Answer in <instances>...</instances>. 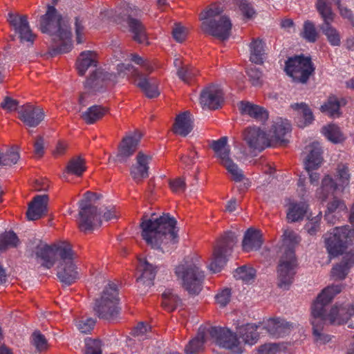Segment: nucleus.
<instances>
[{"label":"nucleus","mask_w":354,"mask_h":354,"mask_svg":"<svg viewBox=\"0 0 354 354\" xmlns=\"http://www.w3.org/2000/svg\"><path fill=\"white\" fill-rule=\"evenodd\" d=\"M154 215L153 214L149 218L145 214L142 218L140 224L141 236L152 249L167 252L170 250V244L178 242L177 221L169 214L163 213L155 218L153 217Z\"/></svg>","instance_id":"obj_1"},{"label":"nucleus","mask_w":354,"mask_h":354,"mask_svg":"<svg viewBox=\"0 0 354 354\" xmlns=\"http://www.w3.org/2000/svg\"><path fill=\"white\" fill-rule=\"evenodd\" d=\"M74 255L72 245L66 241L46 244V268L50 269L56 264V276L64 286H69L80 279Z\"/></svg>","instance_id":"obj_2"},{"label":"nucleus","mask_w":354,"mask_h":354,"mask_svg":"<svg viewBox=\"0 0 354 354\" xmlns=\"http://www.w3.org/2000/svg\"><path fill=\"white\" fill-rule=\"evenodd\" d=\"M59 1L51 0L46 11V44L51 57L68 53L72 48V33L68 21L55 8Z\"/></svg>","instance_id":"obj_3"},{"label":"nucleus","mask_w":354,"mask_h":354,"mask_svg":"<svg viewBox=\"0 0 354 354\" xmlns=\"http://www.w3.org/2000/svg\"><path fill=\"white\" fill-rule=\"evenodd\" d=\"M300 241L301 238L294 231L284 230L277 268V286L281 289L288 290L293 282L297 267L295 248Z\"/></svg>","instance_id":"obj_4"},{"label":"nucleus","mask_w":354,"mask_h":354,"mask_svg":"<svg viewBox=\"0 0 354 354\" xmlns=\"http://www.w3.org/2000/svg\"><path fill=\"white\" fill-rule=\"evenodd\" d=\"M342 290V284L327 286L318 295L312 306L311 324L315 340L317 342L326 344L330 340V335L322 333L323 325L326 322V307Z\"/></svg>","instance_id":"obj_5"},{"label":"nucleus","mask_w":354,"mask_h":354,"mask_svg":"<svg viewBox=\"0 0 354 354\" xmlns=\"http://www.w3.org/2000/svg\"><path fill=\"white\" fill-rule=\"evenodd\" d=\"M223 12L218 6L203 11L200 15L201 28L205 34L226 40L230 35L232 23L227 16L221 15Z\"/></svg>","instance_id":"obj_6"},{"label":"nucleus","mask_w":354,"mask_h":354,"mask_svg":"<svg viewBox=\"0 0 354 354\" xmlns=\"http://www.w3.org/2000/svg\"><path fill=\"white\" fill-rule=\"evenodd\" d=\"M175 274L183 288L189 295H196L202 290L205 279L201 268L191 259H184L175 268Z\"/></svg>","instance_id":"obj_7"},{"label":"nucleus","mask_w":354,"mask_h":354,"mask_svg":"<svg viewBox=\"0 0 354 354\" xmlns=\"http://www.w3.org/2000/svg\"><path fill=\"white\" fill-rule=\"evenodd\" d=\"M119 297L116 285L109 283L104 288L100 297L95 299L93 310L100 319H115L120 311L118 306Z\"/></svg>","instance_id":"obj_8"},{"label":"nucleus","mask_w":354,"mask_h":354,"mask_svg":"<svg viewBox=\"0 0 354 354\" xmlns=\"http://www.w3.org/2000/svg\"><path fill=\"white\" fill-rule=\"evenodd\" d=\"M237 242V237L234 232H225L217 241L214 247L212 262L209 268L212 272H220L226 265L228 256L230 255L234 245Z\"/></svg>","instance_id":"obj_9"},{"label":"nucleus","mask_w":354,"mask_h":354,"mask_svg":"<svg viewBox=\"0 0 354 354\" xmlns=\"http://www.w3.org/2000/svg\"><path fill=\"white\" fill-rule=\"evenodd\" d=\"M285 71L297 82L305 84L315 71V67L310 57L304 55L288 58L286 62Z\"/></svg>","instance_id":"obj_10"},{"label":"nucleus","mask_w":354,"mask_h":354,"mask_svg":"<svg viewBox=\"0 0 354 354\" xmlns=\"http://www.w3.org/2000/svg\"><path fill=\"white\" fill-rule=\"evenodd\" d=\"M353 238H354V230L350 229L349 226L335 227L325 241L329 254L337 257L342 254Z\"/></svg>","instance_id":"obj_11"},{"label":"nucleus","mask_w":354,"mask_h":354,"mask_svg":"<svg viewBox=\"0 0 354 354\" xmlns=\"http://www.w3.org/2000/svg\"><path fill=\"white\" fill-rule=\"evenodd\" d=\"M207 333L214 342L220 347L228 349L236 354H241L243 349L236 333L229 328L220 326H208Z\"/></svg>","instance_id":"obj_12"},{"label":"nucleus","mask_w":354,"mask_h":354,"mask_svg":"<svg viewBox=\"0 0 354 354\" xmlns=\"http://www.w3.org/2000/svg\"><path fill=\"white\" fill-rule=\"evenodd\" d=\"M102 211L97 206H79L78 227L82 232H88L94 230L102 225L101 214Z\"/></svg>","instance_id":"obj_13"},{"label":"nucleus","mask_w":354,"mask_h":354,"mask_svg":"<svg viewBox=\"0 0 354 354\" xmlns=\"http://www.w3.org/2000/svg\"><path fill=\"white\" fill-rule=\"evenodd\" d=\"M141 138L142 133L138 131H135L123 138L118 146L117 155L113 158V161L120 164L127 162L136 152Z\"/></svg>","instance_id":"obj_14"},{"label":"nucleus","mask_w":354,"mask_h":354,"mask_svg":"<svg viewBox=\"0 0 354 354\" xmlns=\"http://www.w3.org/2000/svg\"><path fill=\"white\" fill-rule=\"evenodd\" d=\"M243 140L250 150L262 151L270 146V140L266 133L257 127H250L243 132Z\"/></svg>","instance_id":"obj_15"},{"label":"nucleus","mask_w":354,"mask_h":354,"mask_svg":"<svg viewBox=\"0 0 354 354\" xmlns=\"http://www.w3.org/2000/svg\"><path fill=\"white\" fill-rule=\"evenodd\" d=\"M117 81L115 73H110L102 68L95 69L84 82L86 90L95 93L101 91L107 84L111 82L115 84Z\"/></svg>","instance_id":"obj_16"},{"label":"nucleus","mask_w":354,"mask_h":354,"mask_svg":"<svg viewBox=\"0 0 354 354\" xmlns=\"http://www.w3.org/2000/svg\"><path fill=\"white\" fill-rule=\"evenodd\" d=\"M354 316V306L351 302L335 304L330 309L328 314L326 313V321H328L333 325H342Z\"/></svg>","instance_id":"obj_17"},{"label":"nucleus","mask_w":354,"mask_h":354,"mask_svg":"<svg viewBox=\"0 0 354 354\" xmlns=\"http://www.w3.org/2000/svg\"><path fill=\"white\" fill-rule=\"evenodd\" d=\"M223 92L220 86L212 84L204 88L200 95V103L203 108L217 109L224 101Z\"/></svg>","instance_id":"obj_18"},{"label":"nucleus","mask_w":354,"mask_h":354,"mask_svg":"<svg viewBox=\"0 0 354 354\" xmlns=\"http://www.w3.org/2000/svg\"><path fill=\"white\" fill-rule=\"evenodd\" d=\"M142 268V274L137 279L138 288L141 294H145L148 288L153 285V280L158 272V266L146 259H138Z\"/></svg>","instance_id":"obj_19"},{"label":"nucleus","mask_w":354,"mask_h":354,"mask_svg":"<svg viewBox=\"0 0 354 354\" xmlns=\"http://www.w3.org/2000/svg\"><path fill=\"white\" fill-rule=\"evenodd\" d=\"M19 119L28 127H36L44 119L42 108L26 104L18 109Z\"/></svg>","instance_id":"obj_20"},{"label":"nucleus","mask_w":354,"mask_h":354,"mask_svg":"<svg viewBox=\"0 0 354 354\" xmlns=\"http://www.w3.org/2000/svg\"><path fill=\"white\" fill-rule=\"evenodd\" d=\"M130 11L127 10V17L126 19L129 31L133 34V39L139 44H148L146 29L145 26L138 19L135 18L140 14V11L135 9L133 11L131 8Z\"/></svg>","instance_id":"obj_21"},{"label":"nucleus","mask_w":354,"mask_h":354,"mask_svg":"<svg viewBox=\"0 0 354 354\" xmlns=\"http://www.w3.org/2000/svg\"><path fill=\"white\" fill-rule=\"evenodd\" d=\"M152 156L147 155L142 151H139L136 157V162L130 168V175L137 182H140L149 176V164Z\"/></svg>","instance_id":"obj_22"},{"label":"nucleus","mask_w":354,"mask_h":354,"mask_svg":"<svg viewBox=\"0 0 354 354\" xmlns=\"http://www.w3.org/2000/svg\"><path fill=\"white\" fill-rule=\"evenodd\" d=\"M295 326L296 324L295 323L276 318L269 319L266 328L272 336L280 337L289 334Z\"/></svg>","instance_id":"obj_23"},{"label":"nucleus","mask_w":354,"mask_h":354,"mask_svg":"<svg viewBox=\"0 0 354 354\" xmlns=\"http://www.w3.org/2000/svg\"><path fill=\"white\" fill-rule=\"evenodd\" d=\"M263 243L261 232L254 228H249L244 234L242 241V248L245 252L258 250Z\"/></svg>","instance_id":"obj_24"},{"label":"nucleus","mask_w":354,"mask_h":354,"mask_svg":"<svg viewBox=\"0 0 354 354\" xmlns=\"http://www.w3.org/2000/svg\"><path fill=\"white\" fill-rule=\"evenodd\" d=\"M10 23L14 26L16 32L19 34L21 41H33L34 37L30 29L26 16H12Z\"/></svg>","instance_id":"obj_25"},{"label":"nucleus","mask_w":354,"mask_h":354,"mask_svg":"<svg viewBox=\"0 0 354 354\" xmlns=\"http://www.w3.org/2000/svg\"><path fill=\"white\" fill-rule=\"evenodd\" d=\"M308 151L305 160V169L308 171L317 169L322 164L323 158L322 151L319 142H315L306 147Z\"/></svg>","instance_id":"obj_26"},{"label":"nucleus","mask_w":354,"mask_h":354,"mask_svg":"<svg viewBox=\"0 0 354 354\" xmlns=\"http://www.w3.org/2000/svg\"><path fill=\"white\" fill-rule=\"evenodd\" d=\"M192 129L193 122L189 111H185L176 115L172 128L174 133L186 137Z\"/></svg>","instance_id":"obj_27"},{"label":"nucleus","mask_w":354,"mask_h":354,"mask_svg":"<svg viewBox=\"0 0 354 354\" xmlns=\"http://www.w3.org/2000/svg\"><path fill=\"white\" fill-rule=\"evenodd\" d=\"M239 109L242 114L248 115L261 122H264L268 118V112L266 109L249 102L241 101L239 103Z\"/></svg>","instance_id":"obj_28"},{"label":"nucleus","mask_w":354,"mask_h":354,"mask_svg":"<svg viewBox=\"0 0 354 354\" xmlns=\"http://www.w3.org/2000/svg\"><path fill=\"white\" fill-rule=\"evenodd\" d=\"M133 73L136 77V79L134 80L136 85L145 93L147 97L153 98L159 95L160 93L155 83L151 82L149 79L137 69H134Z\"/></svg>","instance_id":"obj_29"},{"label":"nucleus","mask_w":354,"mask_h":354,"mask_svg":"<svg viewBox=\"0 0 354 354\" xmlns=\"http://www.w3.org/2000/svg\"><path fill=\"white\" fill-rule=\"evenodd\" d=\"M207 328L200 327L196 336L191 339L185 348V354H197L203 350L204 344L207 340Z\"/></svg>","instance_id":"obj_30"},{"label":"nucleus","mask_w":354,"mask_h":354,"mask_svg":"<svg viewBox=\"0 0 354 354\" xmlns=\"http://www.w3.org/2000/svg\"><path fill=\"white\" fill-rule=\"evenodd\" d=\"M26 251L30 258L44 266V242L41 238L34 237L31 239Z\"/></svg>","instance_id":"obj_31"},{"label":"nucleus","mask_w":354,"mask_h":354,"mask_svg":"<svg viewBox=\"0 0 354 354\" xmlns=\"http://www.w3.org/2000/svg\"><path fill=\"white\" fill-rule=\"evenodd\" d=\"M44 214V194L35 196L29 203L26 218L29 221L40 218Z\"/></svg>","instance_id":"obj_32"},{"label":"nucleus","mask_w":354,"mask_h":354,"mask_svg":"<svg viewBox=\"0 0 354 354\" xmlns=\"http://www.w3.org/2000/svg\"><path fill=\"white\" fill-rule=\"evenodd\" d=\"M96 53L94 51L87 50L82 52L76 62L78 74L83 76L89 67L96 66Z\"/></svg>","instance_id":"obj_33"},{"label":"nucleus","mask_w":354,"mask_h":354,"mask_svg":"<svg viewBox=\"0 0 354 354\" xmlns=\"http://www.w3.org/2000/svg\"><path fill=\"white\" fill-rule=\"evenodd\" d=\"M257 326L254 324H247L239 326L236 333L239 337L243 339L245 344L253 345L257 343L259 334L257 332Z\"/></svg>","instance_id":"obj_34"},{"label":"nucleus","mask_w":354,"mask_h":354,"mask_svg":"<svg viewBox=\"0 0 354 354\" xmlns=\"http://www.w3.org/2000/svg\"><path fill=\"white\" fill-rule=\"evenodd\" d=\"M221 165L231 175L234 181L236 183L243 182V186L245 189L250 186V182L248 179L245 178L243 171L234 162L231 158L221 163Z\"/></svg>","instance_id":"obj_35"},{"label":"nucleus","mask_w":354,"mask_h":354,"mask_svg":"<svg viewBox=\"0 0 354 354\" xmlns=\"http://www.w3.org/2000/svg\"><path fill=\"white\" fill-rule=\"evenodd\" d=\"M250 60L254 64H261L265 55V44L259 38L252 39L250 45Z\"/></svg>","instance_id":"obj_36"},{"label":"nucleus","mask_w":354,"mask_h":354,"mask_svg":"<svg viewBox=\"0 0 354 354\" xmlns=\"http://www.w3.org/2000/svg\"><path fill=\"white\" fill-rule=\"evenodd\" d=\"M210 147L221 160V164L230 158V149L227 145V137L223 136L217 140H212Z\"/></svg>","instance_id":"obj_37"},{"label":"nucleus","mask_w":354,"mask_h":354,"mask_svg":"<svg viewBox=\"0 0 354 354\" xmlns=\"http://www.w3.org/2000/svg\"><path fill=\"white\" fill-rule=\"evenodd\" d=\"M290 130V124L288 121L279 119L273 123L270 132L272 134V136L274 138L275 141L284 144L286 142L284 136Z\"/></svg>","instance_id":"obj_38"},{"label":"nucleus","mask_w":354,"mask_h":354,"mask_svg":"<svg viewBox=\"0 0 354 354\" xmlns=\"http://www.w3.org/2000/svg\"><path fill=\"white\" fill-rule=\"evenodd\" d=\"M308 205L305 203H292L289 205L286 218L288 222L293 223L302 220L307 212Z\"/></svg>","instance_id":"obj_39"},{"label":"nucleus","mask_w":354,"mask_h":354,"mask_svg":"<svg viewBox=\"0 0 354 354\" xmlns=\"http://www.w3.org/2000/svg\"><path fill=\"white\" fill-rule=\"evenodd\" d=\"M86 169V161L81 156H75L70 159L66 167L67 173L77 176H82Z\"/></svg>","instance_id":"obj_40"},{"label":"nucleus","mask_w":354,"mask_h":354,"mask_svg":"<svg viewBox=\"0 0 354 354\" xmlns=\"http://www.w3.org/2000/svg\"><path fill=\"white\" fill-rule=\"evenodd\" d=\"M291 108L297 112L304 120L299 126L301 128L310 124L314 120V116L308 105L304 102L295 103L290 105Z\"/></svg>","instance_id":"obj_41"},{"label":"nucleus","mask_w":354,"mask_h":354,"mask_svg":"<svg viewBox=\"0 0 354 354\" xmlns=\"http://www.w3.org/2000/svg\"><path fill=\"white\" fill-rule=\"evenodd\" d=\"M106 110L101 106L94 105L89 107L82 114V118L86 124H91L101 119L105 114Z\"/></svg>","instance_id":"obj_42"},{"label":"nucleus","mask_w":354,"mask_h":354,"mask_svg":"<svg viewBox=\"0 0 354 354\" xmlns=\"http://www.w3.org/2000/svg\"><path fill=\"white\" fill-rule=\"evenodd\" d=\"M316 8L323 19V23L321 25L329 24L334 21L335 14L329 3L324 0H317Z\"/></svg>","instance_id":"obj_43"},{"label":"nucleus","mask_w":354,"mask_h":354,"mask_svg":"<svg viewBox=\"0 0 354 354\" xmlns=\"http://www.w3.org/2000/svg\"><path fill=\"white\" fill-rule=\"evenodd\" d=\"M340 102L338 99L334 96H330L327 101L321 106L320 110L322 113L328 115L330 117H339Z\"/></svg>","instance_id":"obj_44"},{"label":"nucleus","mask_w":354,"mask_h":354,"mask_svg":"<svg viewBox=\"0 0 354 354\" xmlns=\"http://www.w3.org/2000/svg\"><path fill=\"white\" fill-rule=\"evenodd\" d=\"M162 307L168 311H173L178 306L183 304L182 299L170 290H167L162 293Z\"/></svg>","instance_id":"obj_45"},{"label":"nucleus","mask_w":354,"mask_h":354,"mask_svg":"<svg viewBox=\"0 0 354 354\" xmlns=\"http://www.w3.org/2000/svg\"><path fill=\"white\" fill-rule=\"evenodd\" d=\"M322 132L328 140L333 143H339L344 140V136L339 127L334 124L323 127Z\"/></svg>","instance_id":"obj_46"},{"label":"nucleus","mask_w":354,"mask_h":354,"mask_svg":"<svg viewBox=\"0 0 354 354\" xmlns=\"http://www.w3.org/2000/svg\"><path fill=\"white\" fill-rule=\"evenodd\" d=\"M19 243V239L13 231L0 234V250H5L8 248H16Z\"/></svg>","instance_id":"obj_47"},{"label":"nucleus","mask_w":354,"mask_h":354,"mask_svg":"<svg viewBox=\"0 0 354 354\" xmlns=\"http://www.w3.org/2000/svg\"><path fill=\"white\" fill-rule=\"evenodd\" d=\"M346 209V206L344 203L337 198H334L332 201L327 204V209L325 212V219L328 223H333V214L345 211Z\"/></svg>","instance_id":"obj_48"},{"label":"nucleus","mask_w":354,"mask_h":354,"mask_svg":"<svg viewBox=\"0 0 354 354\" xmlns=\"http://www.w3.org/2000/svg\"><path fill=\"white\" fill-rule=\"evenodd\" d=\"M320 30L326 36L328 42L334 46L340 45V36L337 30L331 26V24L320 25Z\"/></svg>","instance_id":"obj_49"},{"label":"nucleus","mask_w":354,"mask_h":354,"mask_svg":"<svg viewBox=\"0 0 354 354\" xmlns=\"http://www.w3.org/2000/svg\"><path fill=\"white\" fill-rule=\"evenodd\" d=\"M302 37L309 42L316 41L318 33L315 24L310 21H306L304 24Z\"/></svg>","instance_id":"obj_50"},{"label":"nucleus","mask_w":354,"mask_h":354,"mask_svg":"<svg viewBox=\"0 0 354 354\" xmlns=\"http://www.w3.org/2000/svg\"><path fill=\"white\" fill-rule=\"evenodd\" d=\"M351 174L348 167L346 165L340 164L337 167V178L339 185L344 187L349 184Z\"/></svg>","instance_id":"obj_51"},{"label":"nucleus","mask_w":354,"mask_h":354,"mask_svg":"<svg viewBox=\"0 0 354 354\" xmlns=\"http://www.w3.org/2000/svg\"><path fill=\"white\" fill-rule=\"evenodd\" d=\"M85 354H102V342L99 339H86Z\"/></svg>","instance_id":"obj_52"},{"label":"nucleus","mask_w":354,"mask_h":354,"mask_svg":"<svg viewBox=\"0 0 354 354\" xmlns=\"http://www.w3.org/2000/svg\"><path fill=\"white\" fill-rule=\"evenodd\" d=\"M96 320L93 318L82 319L76 322L75 326L82 333H90L95 325Z\"/></svg>","instance_id":"obj_53"},{"label":"nucleus","mask_w":354,"mask_h":354,"mask_svg":"<svg viewBox=\"0 0 354 354\" xmlns=\"http://www.w3.org/2000/svg\"><path fill=\"white\" fill-rule=\"evenodd\" d=\"M235 277L245 281H249L255 276V270L253 268H247L245 266L240 267L235 270Z\"/></svg>","instance_id":"obj_54"},{"label":"nucleus","mask_w":354,"mask_h":354,"mask_svg":"<svg viewBox=\"0 0 354 354\" xmlns=\"http://www.w3.org/2000/svg\"><path fill=\"white\" fill-rule=\"evenodd\" d=\"M247 74L253 86H258L262 84V72L258 68L250 67L247 70Z\"/></svg>","instance_id":"obj_55"},{"label":"nucleus","mask_w":354,"mask_h":354,"mask_svg":"<svg viewBox=\"0 0 354 354\" xmlns=\"http://www.w3.org/2000/svg\"><path fill=\"white\" fill-rule=\"evenodd\" d=\"M348 271L349 270L340 262L333 267L330 274L335 280H343L347 276Z\"/></svg>","instance_id":"obj_56"},{"label":"nucleus","mask_w":354,"mask_h":354,"mask_svg":"<svg viewBox=\"0 0 354 354\" xmlns=\"http://www.w3.org/2000/svg\"><path fill=\"white\" fill-rule=\"evenodd\" d=\"M239 6L242 14L248 19L252 18L255 14V11L247 0H234Z\"/></svg>","instance_id":"obj_57"},{"label":"nucleus","mask_w":354,"mask_h":354,"mask_svg":"<svg viewBox=\"0 0 354 354\" xmlns=\"http://www.w3.org/2000/svg\"><path fill=\"white\" fill-rule=\"evenodd\" d=\"M321 215L319 214L313 218L310 219L305 225V228L308 233L310 235H315L319 230V222Z\"/></svg>","instance_id":"obj_58"},{"label":"nucleus","mask_w":354,"mask_h":354,"mask_svg":"<svg viewBox=\"0 0 354 354\" xmlns=\"http://www.w3.org/2000/svg\"><path fill=\"white\" fill-rule=\"evenodd\" d=\"M19 159V154L17 151L10 149L3 153V165H12L16 164Z\"/></svg>","instance_id":"obj_59"},{"label":"nucleus","mask_w":354,"mask_h":354,"mask_svg":"<svg viewBox=\"0 0 354 354\" xmlns=\"http://www.w3.org/2000/svg\"><path fill=\"white\" fill-rule=\"evenodd\" d=\"M172 35L177 42H183L187 36L186 28L179 24H176L172 30Z\"/></svg>","instance_id":"obj_60"},{"label":"nucleus","mask_w":354,"mask_h":354,"mask_svg":"<svg viewBox=\"0 0 354 354\" xmlns=\"http://www.w3.org/2000/svg\"><path fill=\"white\" fill-rule=\"evenodd\" d=\"M231 291L229 288H225L221 292L218 293L216 297V302L222 307L225 306L230 300Z\"/></svg>","instance_id":"obj_61"},{"label":"nucleus","mask_w":354,"mask_h":354,"mask_svg":"<svg viewBox=\"0 0 354 354\" xmlns=\"http://www.w3.org/2000/svg\"><path fill=\"white\" fill-rule=\"evenodd\" d=\"M176 74L178 77L185 83H188L189 79L194 75L189 65H185L183 68L177 70Z\"/></svg>","instance_id":"obj_62"},{"label":"nucleus","mask_w":354,"mask_h":354,"mask_svg":"<svg viewBox=\"0 0 354 354\" xmlns=\"http://www.w3.org/2000/svg\"><path fill=\"white\" fill-rule=\"evenodd\" d=\"M169 187L174 192H183L186 189L185 179L183 178H178L169 180Z\"/></svg>","instance_id":"obj_63"},{"label":"nucleus","mask_w":354,"mask_h":354,"mask_svg":"<svg viewBox=\"0 0 354 354\" xmlns=\"http://www.w3.org/2000/svg\"><path fill=\"white\" fill-rule=\"evenodd\" d=\"M279 351L277 344H264L259 347L257 354H276Z\"/></svg>","instance_id":"obj_64"}]
</instances>
